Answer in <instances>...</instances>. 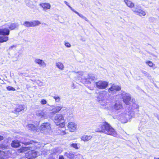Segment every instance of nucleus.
<instances>
[{"mask_svg": "<svg viewBox=\"0 0 159 159\" xmlns=\"http://www.w3.org/2000/svg\"><path fill=\"white\" fill-rule=\"evenodd\" d=\"M64 3L66 5H67V6H68L69 7V8L72 11H73L75 13V12H76V11L74 9L71 7L69 5V3H68V2L66 1H64Z\"/></svg>", "mask_w": 159, "mask_h": 159, "instance_id": "36", "label": "nucleus"}, {"mask_svg": "<svg viewBox=\"0 0 159 159\" xmlns=\"http://www.w3.org/2000/svg\"><path fill=\"white\" fill-rule=\"evenodd\" d=\"M88 78L89 79L91 80H94L96 79V78L95 77V75H94L93 74H90L88 75Z\"/></svg>", "mask_w": 159, "mask_h": 159, "instance_id": "31", "label": "nucleus"}, {"mask_svg": "<svg viewBox=\"0 0 159 159\" xmlns=\"http://www.w3.org/2000/svg\"><path fill=\"white\" fill-rule=\"evenodd\" d=\"M155 116L157 118V119L159 120V115L156 114V115H155Z\"/></svg>", "mask_w": 159, "mask_h": 159, "instance_id": "47", "label": "nucleus"}, {"mask_svg": "<svg viewBox=\"0 0 159 159\" xmlns=\"http://www.w3.org/2000/svg\"><path fill=\"white\" fill-rule=\"evenodd\" d=\"M81 40L84 42L85 41V39L83 38L81 39Z\"/></svg>", "mask_w": 159, "mask_h": 159, "instance_id": "49", "label": "nucleus"}, {"mask_svg": "<svg viewBox=\"0 0 159 159\" xmlns=\"http://www.w3.org/2000/svg\"><path fill=\"white\" fill-rule=\"evenodd\" d=\"M56 66L60 70H63L64 69L63 64L61 62H58L56 63Z\"/></svg>", "mask_w": 159, "mask_h": 159, "instance_id": "23", "label": "nucleus"}, {"mask_svg": "<svg viewBox=\"0 0 159 159\" xmlns=\"http://www.w3.org/2000/svg\"><path fill=\"white\" fill-rule=\"evenodd\" d=\"M122 107V104L120 102H117L115 103L114 105L112 107V108L113 109L118 110L121 109Z\"/></svg>", "mask_w": 159, "mask_h": 159, "instance_id": "16", "label": "nucleus"}, {"mask_svg": "<svg viewBox=\"0 0 159 159\" xmlns=\"http://www.w3.org/2000/svg\"><path fill=\"white\" fill-rule=\"evenodd\" d=\"M10 31L8 29L5 28L0 29V34L8 35L9 34Z\"/></svg>", "mask_w": 159, "mask_h": 159, "instance_id": "18", "label": "nucleus"}, {"mask_svg": "<svg viewBox=\"0 0 159 159\" xmlns=\"http://www.w3.org/2000/svg\"><path fill=\"white\" fill-rule=\"evenodd\" d=\"M142 73L143 74H144V75L146 76L147 77H150V75L147 72L143 70L142 71Z\"/></svg>", "mask_w": 159, "mask_h": 159, "instance_id": "38", "label": "nucleus"}, {"mask_svg": "<svg viewBox=\"0 0 159 159\" xmlns=\"http://www.w3.org/2000/svg\"><path fill=\"white\" fill-rule=\"evenodd\" d=\"M64 155L69 159H75L76 153H74L70 152H66Z\"/></svg>", "mask_w": 159, "mask_h": 159, "instance_id": "14", "label": "nucleus"}, {"mask_svg": "<svg viewBox=\"0 0 159 159\" xmlns=\"http://www.w3.org/2000/svg\"><path fill=\"white\" fill-rule=\"evenodd\" d=\"M39 6L43 8V10L46 11L47 10L51 8V5L49 3L45 2L39 4Z\"/></svg>", "mask_w": 159, "mask_h": 159, "instance_id": "12", "label": "nucleus"}, {"mask_svg": "<svg viewBox=\"0 0 159 159\" xmlns=\"http://www.w3.org/2000/svg\"><path fill=\"white\" fill-rule=\"evenodd\" d=\"M27 128L29 130L37 131V127L33 124H29L27 125Z\"/></svg>", "mask_w": 159, "mask_h": 159, "instance_id": "24", "label": "nucleus"}, {"mask_svg": "<svg viewBox=\"0 0 159 159\" xmlns=\"http://www.w3.org/2000/svg\"><path fill=\"white\" fill-rule=\"evenodd\" d=\"M54 121L57 125H61L62 127L64 126L65 120L63 115L61 114H57L54 117Z\"/></svg>", "mask_w": 159, "mask_h": 159, "instance_id": "3", "label": "nucleus"}, {"mask_svg": "<svg viewBox=\"0 0 159 159\" xmlns=\"http://www.w3.org/2000/svg\"><path fill=\"white\" fill-rule=\"evenodd\" d=\"M7 89L8 90H12V91H15L16 90L13 87L11 86H9L7 87Z\"/></svg>", "mask_w": 159, "mask_h": 159, "instance_id": "39", "label": "nucleus"}, {"mask_svg": "<svg viewBox=\"0 0 159 159\" xmlns=\"http://www.w3.org/2000/svg\"><path fill=\"white\" fill-rule=\"evenodd\" d=\"M59 159H65L64 158L63 156L62 155L59 156Z\"/></svg>", "mask_w": 159, "mask_h": 159, "instance_id": "45", "label": "nucleus"}, {"mask_svg": "<svg viewBox=\"0 0 159 159\" xmlns=\"http://www.w3.org/2000/svg\"><path fill=\"white\" fill-rule=\"evenodd\" d=\"M40 102L42 104L45 105L46 104L47 102L45 100L43 99L41 100Z\"/></svg>", "mask_w": 159, "mask_h": 159, "instance_id": "42", "label": "nucleus"}, {"mask_svg": "<svg viewBox=\"0 0 159 159\" xmlns=\"http://www.w3.org/2000/svg\"><path fill=\"white\" fill-rule=\"evenodd\" d=\"M77 125L75 123L70 122L68 124V128L69 130L71 132H73L77 129Z\"/></svg>", "mask_w": 159, "mask_h": 159, "instance_id": "10", "label": "nucleus"}, {"mask_svg": "<svg viewBox=\"0 0 159 159\" xmlns=\"http://www.w3.org/2000/svg\"><path fill=\"white\" fill-rule=\"evenodd\" d=\"M146 64H148L150 67H152L153 65V63L152 61H147L146 62Z\"/></svg>", "mask_w": 159, "mask_h": 159, "instance_id": "37", "label": "nucleus"}, {"mask_svg": "<svg viewBox=\"0 0 159 159\" xmlns=\"http://www.w3.org/2000/svg\"><path fill=\"white\" fill-rule=\"evenodd\" d=\"M121 116H123V117H122L123 118L124 117L126 119L128 117L127 116H128V115H127L125 114H123Z\"/></svg>", "mask_w": 159, "mask_h": 159, "instance_id": "44", "label": "nucleus"}, {"mask_svg": "<svg viewBox=\"0 0 159 159\" xmlns=\"http://www.w3.org/2000/svg\"><path fill=\"white\" fill-rule=\"evenodd\" d=\"M29 148L28 147H24L22 148L21 149V152H24L25 151H27L28 150Z\"/></svg>", "mask_w": 159, "mask_h": 159, "instance_id": "40", "label": "nucleus"}, {"mask_svg": "<svg viewBox=\"0 0 159 159\" xmlns=\"http://www.w3.org/2000/svg\"><path fill=\"white\" fill-rule=\"evenodd\" d=\"M23 25L26 27H32L31 21H26L23 23Z\"/></svg>", "mask_w": 159, "mask_h": 159, "instance_id": "28", "label": "nucleus"}, {"mask_svg": "<svg viewBox=\"0 0 159 159\" xmlns=\"http://www.w3.org/2000/svg\"><path fill=\"white\" fill-rule=\"evenodd\" d=\"M25 2L27 5L29 7H33L34 6L33 2L30 0H25Z\"/></svg>", "mask_w": 159, "mask_h": 159, "instance_id": "26", "label": "nucleus"}, {"mask_svg": "<svg viewBox=\"0 0 159 159\" xmlns=\"http://www.w3.org/2000/svg\"><path fill=\"white\" fill-rule=\"evenodd\" d=\"M95 85L98 89H104L107 87L108 85V83L106 81L99 80L95 83Z\"/></svg>", "mask_w": 159, "mask_h": 159, "instance_id": "6", "label": "nucleus"}, {"mask_svg": "<svg viewBox=\"0 0 159 159\" xmlns=\"http://www.w3.org/2000/svg\"><path fill=\"white\" fill-rule=\"evenodd\" d=\"M20 146V143L17 140L13 141L11 143V146L14 148H17Z\"/></svg>", "mask_w": 159, "mask_h": 159, "instance_id": "22", "label": "nucleus"}, {"mask_svg": "<svg viewBox=\"0 0 159 159\" xmlns=\"http://www.w3.org/2000/svg\"><path fill=\"white\" fill-rule=\"evenodd\" d=\"M62 107L61 106H57L55 107L54 109L55 110V112H58L61 110Z\"/></svg>", "mask_w": 159, "mask_h": 159, "instance_id": "35", "label": "nucleus"}, {"mask_svg": "<svg viewBox=\"0 0 159 159\" xmlns=\"http://www.w3.org/2000/svg\"><path fill=\"white\" fill-rule=\"evenodd\" d=\"M53 152L55 153H60L62 152V150L58 148H56L53 149Z\"/></svg>", "mask_w": 159, "mask_h": 159, "instance_id": "32", "label": "nucleus"}, {"mask_svg": "<svg viewBox=\"0 0 159 159\" xmlns=\"http://www.w3.org/2000/svg\"><path fill=\"white\" fill-rule=\"evenodd\" d=\"M34 62L38 64L40 66L45 67L46 65V63L42 59H36L34 60Z\"/></svg>", "mask_w": 159, "mask_h": 159, "instance_id": "15", "label": "nucleus"}, {"mask_svg": "<svg viewBox=\"0 0 159 159\" xmlns=\"http://www.w3.org/2000/svg\"><path fill=\"white\" fill-rule=\"evenodd\" d=\"M36 116L39 119L44 120L49 117L48 112L44 110H38L36 111Z\"/></svg>", "mask_w": 159, "mask_h": 159, "instance_id": "5", "label": "nucleus"}, {"mask_svg": "<svg viewBox=\"0 0 159 159\" xmlns=\"http://www.w3.org/2000/svg\"><path fill=\"white\" fill-rule=\"evenodd\" d=\"M54 99H55L56 102H59L61 100V97L57 94H55L52 96Z\"/></svg>", "mask_w": 159, "mask_h": 159, "instance_id": "29", "label": "nucleus"}, {"mask_svg": "<svg viewBox=\"0 0 159 159\" xmlns=\"http://www.w3.org/2000/svg\"><path fill=\"white\" fill-rule=\"evenodd\" d=\"M130 107L131 109L134 110L137 109L139 107V105L136 103L135 100L132 99L131 102L130 103Z\"/></svg>", "mask_w": 159, "mask_h": 159, "instance_id": "13", "label": "nucleus"}, {"mask_svg": "<svg viewBox=\"0 0 159 159\" xmlns=\"http://www.w3.org/2000/svg\"><path fill=\"white\" fill-rule=\"evenodd\" d=\"M121 87L120 86L115 84H113L108 90L109 93L111 94H114L118 91L120 90Z\"/></svg>", "mask_w": 159, "mask_h": 159, "instance_id": "7", "label": "nucleus"}, {"mask_svg": "<svg viewBox=\"0 0 159 159\" xmlns=\"http://www.w3.org/2000/svg\"><path fill=\"white\" fill-rule=\"evenodd\" d=\"M32 27L39 25L41 24V22L39 20H33L31 21Z\"/></svg>", "mask_w": 159, "mask_h": 159, "instance_id": "27", "label": "nucleus"}, {"mask_svg": "<svg viewBox=\"0 0 159 159\" xmlns=\"http://www.w3.org/2000/svg\"><path fill=\"white\" fill-rule=\"evenodd\" d=\"M37 152L34 150L29 151L28 153H26V157L29 159L34 158L37 157Z\"/></svg>", "mask_w": 159, "mask_h": 159, "instance_id": "8", "label": "nucleus"}, {"mask_svg": "<svg viewBox=\"0 0 159 159\" xmlns=\"http://www.w3.org/2000/svg\"><path fill=\"white\" fill-rule=\"evenodd\" d=\"M75 158V159H83V157L82 155L76 153Z\"/></svg>", "mask_w": 159, "mask_h": 159, "instance_id": "34", "label": "nucleus"}, {"mask_svg": "<svg viewBox=\"0 0 159 159\" xmlns=\"http://www.w3.org/2000/svg\"><path fill=\"white\" fill-rule=\"evenodd\" d=\"M9 29L12 30L15 29L17 28L18 27L19 25L16 23H12L8 25Z\"/></svg>", "mask_w": 159, "mask_h": 159, "instance_id": "21", "label": "nucleus"}, {"mask_svg": "<svg viewBox=\"0 0 159 159\" xmlns=\"http://www.w3.org/2000/svg\"><path fill=\"white\" fill-rule=\"evenodd\" d=\"M8 39V37L7 36H0V43H2L7 41Z\"/></svg>", "mask_w": 159, "mask_h": 159, "instance_id": "25", "label": "nucleus"}, {"mask_svg": "<svg viewBox=\"0 0 159 159\" xmlns=\"http://www.w3.org/2000/svg\"><path fill=\"white\" fill-rule=\"evenodd\" d=\"M92 136L91 135H85L82 136L81 137V139L84 141H87L90 140L92 138Z\"/></svg>", "mask_w": 159, "mask_h": 159, "instance_id": "20", "label": "nucleus"}, {"mask_svg": "<svg viewBox=\"0 0 159 159\" xmlns=\"http://www.w3.org/2000/svg\"><path fill=\"white\" fill-rule=\"evenodd\" d=\"M65 45L66 47L68 48H70L71 47L70 44L68 42H65Z\"/></svg>", "mask_w": 159, "mask_h": 159, "instance_id": "43", "label": "nucleus"}, {"mask_svg": "<svg viewBox=\"0 0 159 159\" xmlns=\"http://www.w3.org/2000/svg\"><path fill=\"white\" fill-rule=\"evenodd\" d=\"M0 159H4L2 157H0Z\"/></svg>", "mask_w": 159, "mask_h": 159, "instance_id": "50", "label": "nucleus"}, {"mask_svg": "<svg viewBox=\"0 0 159 159\" xmlns=\"http://www.w3.org/2000/svg\"><path fill=\"white\" fill-rule=\"evenodd\" d=\"M107 94V93L105 91L99 93L97 100L101 105L105 106L107 105V102L105 100Z\"/></svg>", "mask_w": 159, "mask_h": 159, "instance_id": "2", "label": "nucleus"}, {"mask_svg": "<svg viewBox=\"0 0 159 159\" xmlns=\"http://www.w3.org/2000/svg\"><path fill=\"white\" fill-rule=\"evenodd\" d=\"M132 11L140 16H144L146 15L145 12L139 7L134 8L132 9Z\"/></svg>", "mask_w": 159, "mask_h": 159, "instance_id": "9", "label": "nucleus"}, {"mask_svg": "<svg viewBox=\"0 0 159 159\" xmlns=\"http://www.w3.org/2000/svg\"><path fill=\"white\" fill-rule=\"evenodd\" d=\"M87 80V79H86H86H85V80Z\"/></svg>", "mask_w": 159, "mask_h": 159, "instance_id": "51", "label": "nucleus"}, {"mask_svg": "<svg viewBox=\"0 0 159 159\" xmlns=\"http://www.w3.org/2000/svg\"><path fill=\"white\" fill-rule=\"evenodd\" d=\"M96 131L102 132L106 134L116 137L117 135V132L108 123L105 122L102 125H99L98 128L96 130Z\"/></svg>", "mask_w": 159, "mask_h": 159, "instance_id": "1", "label": "nucleus"}, {"mask_svg": "<svg viewBox=\"0 0 159 159\" xmlns=\"http://www.w3.org/2000/svg\"><path fill=\"white\" fill-rule=\"evenodd\" d=\"M157 159H159V158H157Z\"/></svg>", "mask_w": 159, "mask_h": 159, "instance_id": "52", "label": "nucleus"}, {"mask_svg": "<svg viewBox=\"0 0 159 159\" xmlns=\"http://www.w3.org/2000/svg\"><path fill=\"white\" fill-rule=\"evenodd\" d=\"M120 97L123 99V101L126 105H129L131 101V97L129 94L121 91L119 94Z\"/></svg>", "mask_w": 159, "mask_h": 159, "instance_id": "4", "label": "nucleus"}, {"mask_svg": "<svg viewBox=\"0 0 159 159\" xmlns=\"http://www.w3.org/2000/svg\"><path fill=\"white\" fill-rule=\"evenodd\" d=\"M75 13L77 14L79 16H80V17L84 19L86 21H89V20L87 19L86 17L83 16V15L82 14H80L79 12H77V11L76 12H75Z\"/></svg>", "mask_w": 159, "mask_h": 159, "instance_id": "33", "label": "nucleus"}, {"mask_svg": "<svg viewBox=\"0 0 159 159\" xmlns=\"http://www.w3.org/2000/svg\"><path fill=\"white\" fill-rule=\"evenodd\" d=\"M4 139L3 137L2 136L0 135V141L3 140Z\"/></svg>", "mask_w": 159, "mask_h": 159, "instance_id": "46", "label": "nucleus"}, {"mask_svg": "<svg viewBox=\"0 0 159 159\" xmlns=\"http://www.w3.org/2000/svg\"><path fill=\"white\" fill-rule=\"evenodd\" d=\"M16 47V45H13V46H11L10 47V48H12L13 47Z\"/></svg>", "mask_w": 159, "mask_h": 159, "instance_id": "48", "label": "nucleus"}, {"mask_svg": "<svg viewBox=\"0 0 159 159\" xmlns=\"http://www.w3.org/2000/svg\"><path fill=\"white\" fill-rule=\"evenodd\" d=\"M25 108V107L24 106L21 105H19L13 111H12V112L14 113L18 112L24 110Z\"/></svg>", "mask_w": 159, "mask_h": 159, "instance_id": "17", "label": "nucleus"}, {"mask_svg": "<svg viewBox=\"0 0 159 159\" xmlns=\"http://www.w3.org/2000/svg\"><path fill=\"white\" fill-rule=\"evenodd\" d=\"M76 73L79 74V75L82 76L85 73V72L81 71H78L77 72H75Z\"/></svg>", "mask_w": 159, "mask_h": 159, "instance_id": "41", "label": "nucleus"}, {"mask_svg": "<svg viewBox=\"0 0 159 159\" xmlns=\"http://www.w3.org/2000/svg\"><path fill=\"white\" fill-rule=\"evenodd\" d=\"M71 147H73L76 149H78L80 148V144L76 143H73L70 144Z\"/></svg>", "mask_w": 159, "mask_h": 159, "instance_id": "30", "label": "nucleus"}, {"mask_svg": "<svg viewBox=\"0 0 159 159\" xmlns=\"http://www.w3.org/2000/svg\"><path fill=\"white\" fill-rule=\"evenodd\" d=\"M124 2L128 7L130 8H133L134 7V4L131 1L124 0Z\"/></svg>", "mask_w": 159, "mask_h": 159, "instance_id": "19", "label": "nucleus"}, {"mask_svg": "<svg viewBox=\"0 0 159 159\" xmlns=\"http://www.w3.org/2000/svg\"><path fill=\"white\" fill-rule=\"evenodd\" d=\"M50 124L48 122L44 123H43L40 127V129L41 130H49L51 129Z\"/></svg>", "mask_w": 159, "mask_h": 159, "instance_id": "11", "label": "nucleus"}]
</instances>
